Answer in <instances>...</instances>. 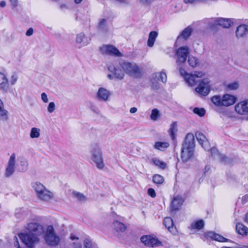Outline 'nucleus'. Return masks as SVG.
I'll return each instance as SVG.
<instances>
[{"mask_svg": "<svg viewBox=\"0 0 248 248\" xmlns=\"http://www.w3.org/2000/svg\"><path fill=\"white\" fill-rule=\"evenodd\" d=\"M45 228L42 225L38 223L30 222L26 227L29 233H21L18 234V236L28 247L32 248L39 243L40 236L43 235Z\"/></svg>", "mask_w": 248, "mask_h": 248, "instance_id": "f257e3e1", "label": "nucleus"}, {"mask_svg": "<svg viewBox=\"0 0 248 248\" xmlns=\"http://www.w3.org/2000/svg\"><path fill=\"white\" fill-rule=\"evenodd\" d=\"M195 146L194 135L192 133H188L182 144L181 157L183 161H187L193 155Z\"/></svg>", "mask_w": 248, "mask_h": 248, "instance_id": "f03ea898", "label": "nucleus"}, {"mask_svg": "<svg viewBox=\"0 0 248 248\" xmlns=\"http://www.w3.org/2000/svg\"><path fill=\"white\" fill-rule=\"evenodd\" d=\"M195 136L201 146L206 151H210L211 155L214 158L219 159L221 161L227 162V157L224 155L220 154L217 148H212L210 150V146L208 140L206 137L201 132H197Z\"/></svg>", "mask_w": 248, "mask_h": 248, "instance_id": "7ed1b4c3", "label": "nucleus"}, {"mask_svg": "<svg viewBox=\"0 0 248 248\" xmlns=\"http://www.w3.org/2000/svg\"><path fill=\"white\" fill-rule=\"evenodd\" d=\"M32 187L35 191L36 197L40 200L49 202L54 198V193L40 182L32 183Z\"/></svg>", "mask_w": 248, "mask_h": 248, "instance_id": "20e7f679", "label": "nucleus"}, {"mask_svg": "<svg viewBox=\"0 0 248 248\" xmlns=\"http://www.w3.org/2000/svg\"><path fill=\"white\" fill-rule=\"evenodd\" d=\"M42 236L46 244L51 247L58 246L60 242L59 235L51 225H48L45 228Z\"/></svg>", "mask_w": 248, "mask_h": 248, "instance_id": "39448f33", "label": "nucleus"}, {"mask_svg": "<svg viewBox=\"0 0 248 248\" xmlns=\"http://www.w3.org/2000/svg\"><path fill=\"white\" fill-rule=\"evenodd\" d=\"M211 100L216 106L228 107L236 102L237 97L234 95L226 93L223 95H214L211 98Z\"/></svg>", "mask_w": 248, "mask_h": 248, "instance_id": "423d86ee", "label": "nucleus"}, {"mask_svg": "<svg viewBox=\"0 0 248 248\" xmlns=\"http://www.w3.org/2000/svg\"><path fill=\"white\" fill-rule=\"evenodd\" d=\"M179 71L180 75L184 78L185 81L188 85L191 86L195 85L197 82L196 78H203L205 75V73L202 71H195L192 74H188L182 68H179Z\"/></svg>", "mask_w": 248, "mask_h": 248, "instance_id": "0eeeda50", "label": "nucleus"}, {"mask_svg": "<svg viewBox=\"0 0 248 248\" xmlns=\"http://www.w3.org/2000/svg\"><path fill=\"white\" fill-rule=\"evenodd\" d=\"M91 159L95 166L98 169H103L105 167V164L101 148L99 146L93 147L91 150Z\"/></svg>", "mask_w": 248, "mask_h": 248, "instance_id": "6e6552de", "label": "nucleus"}, {"mask_svg": "<svg viewBox=\"0 0 248 248\" xmlns=\"http://www.w3.org/2000/svg\"><path fill=\"white\" fill-rule=\"evenodd\" d=\"M189 53L190 49L186 46L180 47L175 50L176 63L178 70L185 63Z\"/></svg>", "mask_w": 248, "mask_h": 248, "instance_id": "1a4fd4ad", "label": "nucleus"}, {"mask_svg": "<svg viewBox=\"0 0 248 248\" xmlns=\"http://www.w3.org/2000/svg\"><path fill=\"white\" fill-rule=\"evenodd\" d=\"M211 86L208 78H203L200 81L199 84L195 89V91L202 96H207L210 92Z\"/></svg>", "mask_w": 248, "mask_h": 248, "instance_id": "9d476101", "label": "nucleus"}, {"mask_svg": "<svg viewBox=\"0 0 248 248\" xmlns=\"http://www.w3.org/2000/svg\"><path fill=\"white\" fill-rule=\"evenodd\" d=\"M120 66L126 74L131 76H137L140 74V70L135 63L128 62H124L120 64Z\"/></svg>", "mask_w": 248, "mask_h": 248, "instance_id": "9b49d317", "label": "nucleus"}, {"mask_svg": "<svg viewBox=\"0 0 248 248\" xmlns=\"http://www.w3.org/2000/svg\"><path fill=\"white\" fill-rule=\"evenodd\" d=\"M167 80L166 74L162 71L160 73H157L153 74L152 79L151 80L152 83V88L154 90H157L159 88V84L157 81H161L162 83H166Z\"/></svg>", "mask_w": 248, "mask_h": 248, "instance_id": "f8f14e48", "label": "nucleus"}, {"mask_svg": "<svg viewBox=\"0 0 248 248\" xmlns=\"http://www.w3.org/2000/svg\"><path fill=\"white\" fill-rule=\"evenodd\" d=\"M140 240L145 245L150 247H158L162 245L161 241L151 235H145L141 237Z\"/></svg>", "mask_w": 248, "mask_h": 248, "instance_id": "ddd939ff", "label": "nucleus"}, {"mask_svg": "<svg viewBox=\"0 0 248 248\" xmlns=\"http://www.w3.org/2000/svg\"><path fill=\"white\" fill-rule=\"evenodd\" d=\"M108 69L111 73V74L108 75V78L110 79L116 78L119 79H122L124 77V73L120 69L117 68L113 64H110L108 66Z\"/></svg>", "mask_w": 248, "mask_h": 248, "instance_id": "4468645a", "label": "nucleus"}, {"mask_svg": "<svg viewBox=\"0 0 248 248\" xmlns=\"http://www.w3.org/2000/svg\"><path fill=\"white\" fill-rule=\"evenodd\" d=\"M210 24L211 27H213L216 25H219L224 28H228L232 25L233 22L230 19L219 18L212 19Z\"/></svg>", "mask_w": 248, "mask_h": 248, "instance_id": "2eb2a0df", "label": "nucleus"}, {"mask_svg": "<svg viewBox=\"0 0 248 248\" xmlns=\"http://www.w3.org/2000/svg\"><path fill=\"white\" fill-rule=\"evenodd\" d=\"M101 52L111 56L121 57L122 54L114 46L112 45H104L101 47Z\"/></svg>", "mask_w": 248, "mask_h": 248, "instance_id": "dca6fc26", "label": "nucleus"}, {"mask_svg": "<svg viewBox=\"0 0 248 248\" xmlns=\"http://www.w3.org/2000/svg\"><path fill=\"white\" fill-rule=\"evenodd\" d=\"M111 94L109 90L105 88L100 87L96 93V97L100 101L106 102L108 100Z\"/></svg>", "mask_w": 248, "mask_h": 248, "instance_id": "f3484780", "label": "nucleus"}, {"mask_svg": "<svg viewBox=\"0 0 248 248\" xmlns=\"http://www.w3.org/2000/svg\"><path fill=\"white\" fill-rule=\"evenodd\" d=\"M16 163V154L13 153L10 157L6 169L5 175L6 177L10 176L15 171Z\"/></svg>", "mask_w": 248, "mask_h": 248, "instance_id": "a211bd4d", "label": "nucleus"}, {"mask_svg": "<svg viewBox=\"0 0 248 248\" xmlns=\"http://www.w3.org/2000/svg\"><path fill=\"white\" fill-rule=\"evenodd\" d=\"M235 111L240 115L248 113V100L240 102L235 106Z\"/></svg>", "mask_w": 248, "mask_h": 248, "instance_id": "6ab92c4d", "label": "nucleus"}, {"mask_svg": "<svg viewBox=\"0 0 248 248\" xmlns=\"http://www.w3.org/2000/svg\"><path fill=\"white\" fill-rule=\"evenodd\" d=\"M205 236L207 238H210L212 240L219 242H228L229 239L224 237L221 235L216 233L213 232H209L205 233Z\"/></svg>", "mask_w": 248, "mask_h": 248, "instance_id": "aec40b11", "label": "nucleus"}, {"mask_svg": "<svg viewBox=\"0 0 248 248\" xmlns=\"http://www.w3.org/2000/svg\"><path fill=\"white\" fill-rule=\"evenodd\" d=\"M184 200L180 196L175 197L171 203V211H176L178 210L182 206Z\"/></svg>", "mask_w": 248, "mask_h": 248, "instance_id": "412c9836", "label": "nucleus"}, {"mask_svg": "<svg viewBox=\"0 0 248 248\" xmlns=\"http://www.w3.org/2000/svg\"><path fill=\"white\" fill-rule=\"evenodd\" d=\"M9 120V112L4 108L2 101L0 99V120L6 122Z\"/></svg>", "mask_w": 248, "mask_h": 248, "instance_id": "4be33fe9", "label": "nucleus"}, {"mask_svg": "<svg viewBox=\"0 0 248 248\" xmlns=\"http://www.w3.org/2000/svg\"><path fill=\"white\" fill-rule=\"evenodd\" d=\"M248 32V26L243 24L239 26L236 31V35L237 37L244 36Z\"/></svg>", "mask_w": 248, "mask_h": 248, "instance_id": "5701e85b", "label": "nucleus"}, {"mask_svg": "<svg viewBox=\"0 0 248 248\" xmlns=\"http://www.w3.org/2000/svg\"><path fill=\"white\" fill-rule=\"evenodd\" d=\"M90 39L85 37L83 33L80 32L77 35L76 42L77 43H82L83 46H87L90 43Z\"/></svg>", "mask_w": 248, "mask_h": 248, "instance_id": "b1692460", "label": "nucleus"}, {"mask_svg": "<svg viewBox=\"0 0 248 248\" xmlns=\"http://www.w3.org/2000/svg\"><path fill=\"white\" fill-rule=\"evenodd\" d=\"M192 31V28L190 26H188L185 28L178 36L177 40H180L181 39H184L185 40L187 39L191 35Z\"/></svg>", "mask_w": 248, "mask_h": 248, "instance_id": "393cba45", "label": "nucleus"}, {"mask_svg": "<svg viewBox=\"0 0 248 248\" xmlns=\"http://www.w3.org/2000/svg\"><path fill=\"white\" fill-rule=\"evenodd\" d=\"M157 36L158 32L156 31H152L149 33L147 41V46L149 47H152L154 46Z\"/></svg>", "mask_w": 248, "mask_h": 248, "instance_id": "a878e982", "label": "nucleus"}, {"mask_svg": "<svg viewBox=\"0 0 248 248\" xmlns=\"http://www.w3.org/2000/svg\"><path fill=\"white\" fill-rule=\"evenodd\" d=\"M163 223L166 228L170 232L173 231L175 228L173 227V222L171 218L166 217L164 219Z\"/></svg>", "mask_w": 248, "mask_h": 248, "instance_id": "bb28decb", "label": "nucleus"}, {"mask_svg": "<svg viewBox=\"0 0 248 248\" xmlns=\"http://www.w3.org/2000/svg\"><path fill=\"white\" fill-rule=\"evenodd\" d=\"M236 231L240 234L247 235L248 233V228L242 223H237L236 225Z\"/></svg>", "mask_w": 248, "mask_h": 248, "instance_id": "cd10ccee", "label": "nucleus"}, {"mask_svg": "<svg viewBox=\"0 0 248 248\" xmlns=\"http://www.w3.org/2000/svg\"><path fill=\"white\" fill-rule=\"evenodd\" d=\"M188 63L189 65L192 68L198 67L200 65L199 60L193 56L188 57Z\"/></svg>", "mask_w": 248, "mask_h": 248, "instance_id": "c85d7f7f", "label": "nucleus"}, {"mask_svg": "<svg viewBox=\"0 0 248 248\" xmlns=\"http://www.w3.org/2000/svg\"><path fill=\"white\" fill-rule=\"evenodd\" d=\"M114 229L117 232H124L126 230V227L124 224L115 220L113 222Z\"/></svg>", "mask_w": 248, "mask_h": 248, "instance_id": "c756f323", "label": "nucleus"}, {"mask_svg": "<svg viewBox=\"0 0 248 248\" xmlns=\"http://www.w3.org/2000/svg\"><path fill=\"white\" fill-rule=\"evenodd\" d=\"M98 30L102 32H107L108 28L107 25V20L105 18L100 19L98 23Z\"/></svg>", "mask_w": 248, "mask_h": 248, "instance_id": "7c9ffc66", "label": "nucleus"}, {"mask_svg": "<svg viewBox=\"0 0 248 248\" xmlns=\"http://www.w3.org/2000/svg\"><path fill=\"white\" fill-rule=\"evenodd\" d=\"M72 196L73 198L80 202H84L87 200L86 196L83 194L78 191H73Z\"/></svg>", "mask_w": 248, "mask_h": 248, "instance_id": "2f4dec72", "label": "nucleus"}, {"mask_svg": "<svg viewBox=\"0 0 248 248\" xmlns=\"http://www.w3.org/2000/svg\"><path fill=\"white\" fill-rule=\"evenodd\" d=\"M177 123L175 122H173L170 125L169 132L172 140L175 139V134L177 131Z\"/></svg>", "mask_w": 248, "mask_h": 248, "instance_id": "473e14b6", "label": "nucleus"}, {"mask_svg": "<svg viewBox=\"0 0 248 248\" xmlns=\"http://www.w3.org/2000/svg\"><path fill=\"white\" fill-rule=\"evenodd\" d=\"M204 225V221L202 220H199L192 222L191 224L190 227L192 229H197L199 230L203 227Z\"/></svg>", "mask_w": 248, "mask_h": 248, "instance_id": "72a5a7b5", "label": "nucleus"}, {"mask_svg": "<svg viewBox=\"0 0 248 248\" xmlns=\"http://www.w3.org/2000/svg\"><path fill=\"white\" fill-rule=\"evenodd\" d=\"M169 146V143L167 142H156L154 147L155 149L160 151H164Z\"/></svg>", "mask_w": 248, "mask_h": 248, "instance_id": "f704fd0d", "label": "nucleus"}, {"mask_svg": "<svg viewBox=\"0 0 248 248\" xmlns=\"http://www.w3.org/2000/svg\"><path fill=\"white\" fill-rule=\"evenodd\" d=\"M152 161L155 165L161 169H165L167 167V164L158 158H153Z\"/></svg>", "mask_w": 248, "mask_h": 248, "instance_id": "c9c22d12", "label": "nucleus"}, {"mask_svg": "<svg viewBox=\"0 0 248 248\" xmlns=\"http://www.w3.org/2000/svg\"><path fill=\"white\" fill-rule=\"evenodd\" d=\"M30 136L31 139L38 138L40 136V129L36 127L32 128Z\"/></svg>", "mask_w": 248, "mask_h": 248, "instance_id": "e433bc0d", "label": "nucleus"}, {"mask_svg": "<svg viewBox=\"0 0 248 248\" xmlns=\"http://www.w3.org/2000/svg\"><path fill=\"white\" fill-rule=\"evenodd\" d=\"M160 116V114L159 111L156 108H154L152 110L150 117L152 120L156 121Z\"/></svg>", "mask_w": 248, "mask_h": 248, "instance_id": "4c0bfd02", "label": "nucleus"}, {"mask_svg": "<svg viewBox=\"0 0 248 248\" xmlns=\"http://www.w3.org/2000/svg\"><path fill=\"white\" fill-rule=\"evenodd\" d=\"M77 248H81V247L79 246ZM84 248H97V247L95 244L93 243L90 239H86L84 241Z\"/></svg>", "mask_w": 248, "mask_h": 248, "instance_id": "58836bf2", "label": "nucleus"}, {"mask_svg": "<svg viewBox=\"0 0 248 248\" xmlns=\"http://www.w3.org/2000/svg\"><path fill=\"white\" fill-rule=\"evenodd\" d=\"M239 83L238 82L234 81L226 85V90L227 91L236 90L239 88Z\"/></svg>", "mask_w": 248, "mask_h": 248, "instance_id": "ea45409f", "label": "nucleus"}, {"mask_svg": "<svg viewBox=\"0 0 248 248\" xmlns=\"http://www.w3.org/2000/svg\"><path fill=\"white\" fill-rule=\"evenodd\" d=\"M28 163L26 159L24 158H21L20 160V165L19 169L22 171H25L27 169Z\"/></svg>", "mask_w": 248, "mask_h": 248, "instance_id": "a19ab883", "label": "nucleus"}, {"mask_svg": "<svg viewBox=\"0 0 248 248\" xmlns=\"http://www.w3.org/2000/svg\"><path fill=\"white\" fill-rule=\"evenodd\" d=\"M164 179L159 174H155L153 176V181L156 184H161L163 183Z\"/></svg>", "mask_w": 248, "mask_h": 248, "instance_id": "79ce46f5", "label": "nucleus"}, {"mask_svg": "<svg viewBox=\"0 0 248 248\" xmlns=\"http://www.w3.org/2000/svg\"><path fill=\"white\" fill-rule=\"evenodd\" d=\"M193 112L200 117H203L205 115L206 111L203 108H195Z\"/></svg>", "mask_w": 248, "mask_h": 248, "instance_id": "37998d69", "label": "nucleus"}, {"mask_svg": "<svg viewBox=\"0 0 248 248\" xmlns=\"http://www.w3.org/2000/svg\"><path fill=\"white\" fill-rule=\"evenodd\" d=\"M1 87L0 88V91H1L3 93H12V90L10 86L7 84H4L3 85H1Z\"/></svg>", "mask_w": 248, "mask_h": 248, "instance_id": "c03bdc74", "label": "nucleus"}, {"mask_svg": "<svg viewBox=\"0 0 248 248\" xmlns=\"http://www.w3.org/2000/svg\"><path fill=\"white\" fill-rule=\"evenodd\" d=\"M18 79V76L17 74L13 73L11 76L10 79V82L12 85H14L17 82Z\"/></svg>", "mask_w": 248, "mask_h": 248, "instance_id": "a18cd8bd", "label": "nucleus"}, {"mask_svg": "<svg viewBox=\"0 0 248 248\" xmlns=\"http://www.w3.org/2000/svg\"><path fill=\"white\" fill-rule=\"evenodd\" d=\"M8 79L6 76L3 73L0 72V85H3L4 84H7Z\"/></svg>", "mask_w": 248, "mask_h": 248, "instance_id": "49530a36", "label": "nucleus"}, {"mask_svg": "<svg viewBox=\"0 0 248 248\" xmlns=\"http://www.w3.org/2000/svg\"><path fill=\"white\" fill-rule=\"evenodd\" d=\"M55 110V104L54 102H50L47 107V111L49 113H51Z\"/></svg>", "mask_w": 248, "mask_h": 248, "instance_id": "de8ad7c7", "label": "nucleus"}, {"mask_svg": "<svg viewBox=\"0 0 248 248\" xmlns=\"http://www.w3.org/2000/svg\"><path fill=\"white\" fill-rule=\"evenodd\" d=\"M148 194L152 198H155L156 196V193L153 188H150L148 190Z\"/></svg>", "mask_w": 248, "mask_h": 248, "instance_id": "09e8293b", "label": "nucleus"}, {"mask_svg": "<svg viewBox=\"0 0 248 248\" xmlns=\"http://www.w3.org/2000/svg\"><path fill=\"white\" fill-rule=\"evenodd\" d=\"M41 97L42 100L45 103H46L48 102V99L47 97V94L45 93H42L41 95Z\"/></svg>", "mask_w": 248, "mask_h": 248, "instance_id": "8fccbe9b", "label": "nucleus"}, {"mask_svg": "<svg viewBox=\"0 0 248 248\" xmlns=\"http://www.w3.org/2000/svg\"><path fill=\"white\" fill-rule=\"evenodd\" d=\"M115 1L122 5H127L129 4V0H115Z\"/></svg>", "mask_w": 248, "mask_h": 248, "instance_id": "3c124183", "label": "nucleus"}, {"mask_svg": "<svg viewBox=\"0 0 248 248\" xmlns=\"http://www.w3.org/2000/svg\"><path fill=\"white\" fill-rule=\"evenodd\" d=\"M155 0H140V3L144 4H149Z\"/></svg>", "mask_w": 248, "mask_h": 248, "instance_id": "603ef678", "label": "nucleus"}, {"mask_svg": "<svg viewBox=\"0 0 248 248\" xmlns=\"http://www.w3.org/2000/svg\"><path fill=\"white\" fill-rule=\"evenodd\" d=\"M33 29L31 28H30L26 32V35L28 36H30L33 34Z\"/></svg>", "mask_w": 248, "mask_h": 248, "instance_id": "864d4df0", "label": "nucleus"}, {"mask_svg": "<svg viewBox=\"0 0 248 248\" xmlns=\"http://www.w3.org/2000/svg\"><path fill=\"white\" fill-rule=\"evenodd\" d=\"M243 203H245L248 202V194H246L243 196L241 199Z\"/></svg>", "mask_w": 248, "mask_h": 248, "instance_id": "5fc2aeb1", "label": "nucleus"}, {"mask_svg": "<svg viewBox=\"0 0 248 248\" xmlns=\"http://www.w3.org/2000/svg\"><path fill=\"white\" fill-rule=\"evenodd\" d=\"M12 6L16 7L18 5V0H10Z\"/></svg>", "mask_w": 248, "mask_h": 248, "instance_id": "6e6d98bb", "label": "nucleus"}, {"mask_svg": "<svg viewBox=\"0 0 248 248\" xmlns=\"http://www.w3.org/2000/svg\"><path fill=\"white\" fill-rule=\"evenodd\" d=\"M6 3L4 0L0 1V7L4 8L6 6Z\"/></svg>", "mask_w": 248, "mask_h": 248, "instance_id": "4d7b16f0", "label": "nucleus"}, {"mask_svg": "<svg viewBox=\"0 0 248 248\" xmlns=\"http://www.w3.org/2000/svg\"><path fill=\"white\" fill-rule=\"evenodd\" d=\"M137 110L138 109H137V108L133 107V108H131L130 109V112L131 113H136L137 111Z\"/></svg>", "mask_w": 248, "mask_h": 248, "instance_id": "13d9d810", "label": "nucleus"}, {"mask_svg": "<svg viewBox=\"0 0 248 248\" xmlns=\"http://www.w3.org/2000/svg\"><path fill=\"white\" fill-rule=\"evenodd\" d=\"M221 248H248V246H244V247H237L235 248H230L228 247H223Z\"/></svg>", "mask_w": 248, "mask_h": 248, "instance_id": "bf43d9fd", "label": "nucleus"}, {"mask_svg": "<svg viewBox=\"0 0 248 248\" xmlns=\"http://www.w3.org/2000/svg\"><path fill=\"white\" fill-rule=\"evenodd\" d=\"M245 221L248 223V212L246 214L245 217Z\"/></svg>", "mask_w": 248, "mask_h": 248, "instance_id": "052dcab7", "label": "nucleus"}, {"mask_svg": "<svg viewBox=\"0 0 248 248\" xmlns=\"http://www.w3.org/2000/svg\"><path fill=\"white\" fill-rule=\"evenodd\" d=\"M70 238H71V239L72 240H75V239H78L77 237H76V236H74V235H72L71 236Z\"/></svg>", "mask_w": 248, "mask_h": 248, "instance_id": "680f3d73", "label": "nucleus"}, {"mask_svg": "<svg viewBox=\"0 0 248 248\" xmlns=\"http://www.w3.org/2000/svg\"><path fill=\"white\" fill-rule=\"evenodd\" d=\"M82 0H74V2L76 4H79V3H80L82 1Z\"/></svg>", "mask_w": 248, "mask_h": 248, "instance_id": "e2e57ef3", "label": "nucleus"}, {"mask_svg": "<svg viewBox=\"0 0 248 248\" xmlns=\"http://www.w3.org/2000/svg\"><path fill=\"white\" fill-rule=\"evenodd\" d=\"M16 244L15 245H17V248H19L18 242L17 241H16Z\"/></svg>", "mask_w": 248, "mask_h": 248, "instance_id": "0e129e2a", "label": "nucleus"}, {"mask_svg": "<svg viewBox=\"0 0 248 248\" xmlns=\"http://www.w3.org/2000/svg\"><path fill=\"white\" fill-rule=\"evenodd\" d=\"M15 239H16V240H17V238L16 236H15Z\"/></svg>", "mask_w": 248, "mask_h": 248, "instance_id": "69168bd1", "label": "nucleus"}]
</instances>
